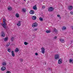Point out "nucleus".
<instances>
[{
    "instance_id": "0eeeda50",
    "label": "nucleus",
    "mask_w": 73,
    "mask_h": 73,
    "mask_svg": "<svg viewBox=\"0 0 73 73\" xmlns=\"http://www.w3.org/2000/svg\"><path fill=\"white\" fill-rule=\"evenodd\" d=\"M59 40L60 42H61L62 43H64V42L65 41H64V40L62 38H60Z\"/></svg>"
},
{
    "instance_id": "412c9836",
    "label": "nucleus",
    "mask_w": 73,
    "mask_h": 73,
    "mask_svg": "<svg viewBox=\"0 0 73 73\" xmlns=\"http://www.w3.org/2000/svg\"><path fill=\"white\" fill-rule=\"evenodd\" d=\"M22 11L23 12H26V9H25V8L22 9Z\"/></svg>"
},
{
    "instance_id": "aec40b11",
    "label": "nucleus",
    "mask_w": 73,
    "mask_h": 73,
    "mask_svg": "<svg viewBox=\"0 0 73 73\" xmlns=\"http://www.w3.org/2000/svg\"><path fill=\"white\" fill-rule=\"evenodd\" d=\"M1 36L2 37H4L5 36V34H4V33L3 32H2Z\"/></svg>"
},
{
    "instance_id": "58836bf2",
    "label": "nucleus",
    "mask_w": 73,
    "mask_h": 73,
    "mask_svg": "<svg viewBox=\"0 0 73 73\" xmlns=\"http://www.w3.org/2000/svg\"><path fill=\"white\" fill-rule=\"evenodd\" d=\"M46 62H44V65H46Z\"/></svg>"
},
{
    "instance_id": "5701e85b",
    "label": "nucleus",
    "mask_w": 73,
    "mask_h": 73,
    "mask_svg": "<svg viewBox=\"0 0 73 73\" xmlns=\"http://www.w3.org/2000/svg\"><path fill=\"white\" fill-rule=\"evenodd\" d=\"M46 32L47 33H49L51 32V31L50 30H47L46 31Z\"/></svg>"
},
{
    "instance_id": "ea45409f",
    "label": "nucleus",
    "mask_w": 73,
    "mask_h": 73,
    "mask_svg": "<svg viewBox=\"0 0 73 73\" xmlns=\"http://www.w3.org/2000/svg\"><path fill=\"white\" fill-rule=\"evenodd\" d=\"M33 36H35V35H33Z\"/></svg>"
},
{
    "instance_id": "f8f14e48",
    "label": "nucleus",
    "mask_w": 73,
    "mask_h": 73,
    "mask_svg": "<svg viewBox=\"0 0 73 73\" xmlns=\"http://www.w3.org/2000/svg\"><path fill=\"white\" fill-rule=\"evenodd\" d=\"M68 9L69 10H70V11L72 10V9H73V7H72V6H68Z\"/></svg>"
},
{
    "instance_id": "cd10ccee",
    "label": "nucleus",
    "mask_w": 73,
    "mask_h": 73,
    "mask_svg": "<svg viewBox=\"0 0 73 73\" xmlns=\"http://www.w3.org/2000/svg\"><path fill=\"white\" fill-rule=\"evenodd\" d=\"M24 44L25 45H28V43L27 42H24Z\"/></svg>"
},
{
    "instance_id": "a211bd4d",
    "label": "nucleus",
    "mask_w": 73,
    "mask_h": 73,
    "mask_svg": "<svg viewBox=\"0 0 73 73\" xmlns=\"http://www.w3.org/2000/svg\"><path fill=\"white\" fill-rule=\"evenodd\" d=\"M8 10H9V11H11L12 9V7L11 6L9 7L8 8Z\"/></svg>"
},
{
    "instance_id": "a19ab883",
    "label": "nucleus",
    "mask_w": 73,
    "mask_h": 73,
    "mask_svg": "<svg viewBox=\"0 0 73 73\" xmlns=\"http://www.w3.org/2000/svg\"><path fill=\"white\" fill-rule=\"evenodd\" d=\"M24 0V1H25V0Z\"/></svg>"
},
{
    "instance_id": "423d86ee",
    "label": "nucleus",
    "mask_w": 73,
    "mask_h": 73,
    "mask_svg": "<svg viewBox=\"0 0 73 73\" xmlns=\"http://www.w3.org/2000/svg\"><path fill=\"white\" fill-rule=\"evenodd\" d=\"M62 62V59H59L58 60V63L59 64H61Z\"/></svg>"
},
{
    "instance_id": "9b49d317",
    "label": "nucleus",
    "mask_w": 73,
    "mask_h": 73,
    "mask_svg": "<svg viewBox=\"0 0 73 73\" xmlns=\"http://www.w3.org/2000/svg\"><path fill=\"white\" fill-rule=\"evenodd\" d=\"M30 14H31L32 15L34 14V13H35V11H34L33 10H31L30 11Z\"/></svg>"
},
{
    "instance_id": "7c9ffc66",
    "label": "nucleus",
    "mask_w": 73,
    "mask_h": 73,
    "mask_svg": "<svg viewBox=\"0 0 73 73\" xmlns=\"http://www.w3.org/2000/svg\"><path fill=\"white\" fill-rule=\"evenodd\" d=\"M57 16L58 17H60V19H61V17H60V15H57Z\"/></svg>"
},
{
    "instance_id": "20e7f679",
    "label": "nucleus",
    "mask_w": 73,
    "mask_h": 73,
    "mask_svg": "<svg viewBox=\"0 0 73 73\" xmlns=\"http://www.w3.org/2000/svg\"><path fill=\"white\" fill-rule=\"evenodd\" d=\"M54 9L52 7H49L48 8V11L49 12H52L53 11Z\"/></svg>"
},
{
    "instance_id": "79ce46f5",
    "label": "nucleus",
    "mask_w": 73,
    "mask_h": 73,
    "mask_svg": "<svg viewBox=\"0 0 73 73\" xmlns=\"http://www.w3.org/2000/svg\"><path fill=\"white\" fill-rule=\"evenodd\" d=\"M55 37H56V36H55Z\"/></svg>"
},
{
    "instance_id": "c9c22d12",
    "label": "nucleus",
    "mask_w": 73,
    "mask_h": 73,
    "mask_svg": "<svg viewBox=\"0 0 73 73\" xmlns=\"http://www.w3.org/2000/svg\"><path fill=\"white\" fill-rule=\"evenodd\" d=\"M70 13L71 15H73V12L71 11L70 12Z\"/></svg>"
},
{
    "instance_id": "473e14b6",
    "label": "nucleus",
    "mask_w": 73,
    "mask_h": 73,
    "mask_svg": "<svg viewBox=\"0 0 73 73\" xmlns=\"http://www.w3.org/2000/svg\"><path fill=\"white\" fill-rule=\"evenodd\" d=\"M6 73H11V72H10L9 71H8L6 72Z\"/></svg>"
},
{
    "instance_id": "bb28decb",
    "label": "nucleus",
    "mask_w": 73,
    "mask_h": 73,
    "mask_svg": "<svg viewBox=\"0 0 73 73\" xmlns=\"http://www.w3.org/2000/svg\"><path fill=\"white\" fill-rule=\"evenodd\" d=\"M38 30V29H34L33 30V31L34 32H36V31H37Z\"/></svg>"
},
{
    "instance_id": "f257e3e1",
    "label": "nucleus",
    "mask_w": 73,
    "mask_h": 73,
    "mask_svg": "<svg viewBox=\"0 0 73 73\" xmlns=\"http://www.w3.org/2000/svg\"><path fill=\"white\" fill-rule=\"evenodd\" d=\"M5 19H3V24L1 23V24L2 26H3V27L5 29L6 28H7V27L6 26V25L7 24H6V23H5Z\"/></svg>"
},
{
    "instance_id": "dca6fc26",
    "label": "nucleus",
    "mask_w": 73,
    "mask_h": 73,
    "mask_svg": "<svg viewBox=\"0 0 73 73\" xmlns=\"http://www.w3.org/2000/svg\"><path fill=\"white\" fill-rule=\"evenodd\" d=\"M69 62L73 64V59H70Z\"/></svg>"
},
{
    "instance_id": "72a5a7b5",
    "label": "nucleus",
    "mask_w": 73,
    "mask_h": 73,
    "mask_svg": "<svg viewBox=\"0 0 73 73\" xmlns=\"http://www.w3.org/2000/svg\"><path fill=\"white\" fill-rule=\"evenodd\" d=\"M10 44L9 43L7 44L6 45V46H9V45Z\"/></svg>"
},
{
    "instance_id": "e433bc0d",
    "label": "nucleus",
    "mask_w": 73,
    "mask_h": 73,
    "mask_svg": "<svg viewBox=\"0 0 73 73\" xmlns=\"http://www.w3.org/2000/svg\"><path fill=\"white\" fill-rule=\"evenodd\" d=\"M56 38H57V37H54L53 38V40H55V39H56Z\"/></svg>"
},
{
    "instance_id": "9d476101",
    "label": "nucleus",
    "mask_w": 73,
    "mask_h": 73,
    "mask_svg": "<svg viewBox=\"0 0 73 73\" xmlns=\"http://www.w3.org/2000/svg\"><path fill=\"white\" fill-rule=\"evenodd\" d=\"M32 19L33 20H36L37 17L35 16H33L32 17Z\"/></svg>"
},
{
    "instance_id": "c85d7f7f",
    "label": "nucleus",
    "mask_w": 73,
    "mask_h": 73,
    "mask_svg": "<svg viewBox=\"0 0 73 73\" xmlns=\"http://www.w3.org/2000/svg\"><path fill=\"white\" fill-rule=\"evenodd\" d=\"M7 51L8 52H11V49L9 48L7 50Z\"/></svg>"
},
{
    "instance_id": "7ed1b4c3",
    "label": "nucleus",
    "mask_w": 73,
    "mask_h": 73,
    "mask_svg": "<svg viewBox=\"0 0 73 73\" xmlns=\"http://www.w3.org/2000/svg\"><path fill=\"white\" fill-rule=\"evenodd\" d=\"M38 25V24L36 23H33L32 25V27H37Z\"/></svg>"
},
{
    "instance_id": "2eb2a0df",
    "label": "nucleus",
    "mask_w": 73,
    "mask_h": 73,
    "mask_svg": "<svg viewBox=\"0 0 73 73\" xmlns=\"http://www.w3.org/2000/svg\"><path fill=\"white\" fill-rule=\"evenodd\" d=\"M3 39L5 41H8V37H6Z\"/></svg>"
},
{
    "instance_id": "f704fd0d",
    "label": "nucleus",
    "mask_w": 73,
    "mask_h": 73,
    "mask_svg": "<svg viewBox=\"0 0 73 73\" xmlns=\"http://www.w3.org/2000/svg\"><path fill=\"white\" fill-rule=\"evenodd\" d=\"M45 8V6L43 5L42 6V8H43V9H44V8Z\"/></svg>"
},
{
    "instance_id": "39448f33",
    "label": "nucleus",
    "mask_w": 73,
    "mask_h": 73,
    "mask_svg": "<svg viewBox=\"0 0 73 73\" xmlns=\"http://www.w3.org/2000/svg\"><path fill=\"white\" fill-rule=\"evenodd\" d=\"M41 52L42 54H44L45 53V48L42 47L41 48Z\"/></svg>"
},
{
    "instance_id": "f03ea898",
    "label": "nucleus",
    "mask_w": 73,
    "mask_h": 73,
    "mask_svg": "<svg viewBox=\"0 0 73 73\" xmlns=\"http://www.w3.org/2000/svg\"><path fill=\"white\" fill-rule=\"evenodd\" d=\"M54 58L55 60H58L60 58V56L58 54H56L54 56Z\"/></svg>"
},
{
    "instance_id": "6ab92c4d",
    "label": "nucleus",
    "mask_w": 73,
    "mask_h": 73,
    "mask_svg": "<svg viewBox=\"0 0 73 73\" xmlns=\"http://www.w3.org/2000/svg\"><path fill=\"white\" fill-rule=\"evenodd\" d=\"M66 27L65 26H63L62 28V29L63 31L66 30Z\"/></svg>"
},
{
    "instance_id": "6e6552de",
    "label": "nucleus",
    "mask_w": 73,
    "mask_h": 73,
    "mask_svg": "<svg viewBox=\"0 0 73 73\" xmlns=\"http://www.w3.org/2000/svg\"><path fill=\"white\" fill-rule=\"evenodd\" d=\"M17 26L18 27H19V26H20L21 25V21H19L18 22L17 24Z\"/></svg>"
},
{
    "instance_id": "2f4dec72",
    "label": "nucleus",
    "mask_w": 73,
    "mask_h": 73,
    "mask_svg": "<svg viewBox=\"0 0 73 73\" xmlns=\"http://www.w3.org/2000/svg\"><path fill=\"white\" fill-rule=\"evenodd\" d=\"M20 61H21V62L23 61V59H21V58L20 59Z\"/></svg>"
},
{
    "instance_id": "1a4fd4ad",
    "label": "nucleus",
    "mask_w": 73,
    "mask_h": 73,
    "mask_svg": "<svg viewBox=\"0 0 73 73\" xmlns=\"http://www.w3.org/2000/svg\"><path fill=\"white\" fill-rule=\"evenodd\" d=\"M5 69H6V68L5 66H3L1 68V70H2V71H4L5 70Z\"/></svg>"
},
{
    "instance_id": "4c0bfd02",
    "label": "nucleus",
    "mask_w": 73,
    "mask_h": 73,
    "mask_svg": "<svg viewBox=\"0 0 73 73\" xmlns=\"http://www.w3.org/2000/svg\"><path fill=\"white\" fill-rule=\"evenodd\" d=\"M35 54L36 56L38 55V54L37 53H35Z\"/></svg>"
},
{
    "instance_id": "4468645a",
    "label": "nucleus",
    "mask_w": 73,
    "mask_h": 73,
    "mask_svg": "<svg viewBox=\"0 0 73 73\" xmlns=\"http://www.w3.org/2000/svg\"><path fill=\"white\" fill-rule=\"evenodd\" d=\"M11 55L13 57H14L15 56V53H14V51H11Z\"/></svg>"
},
{
    "instance_id": "a878e982",
    "label": "nucleus",
    "mask_w": 73,
    "mask_h": 73,
    "mask_svg": "<svg viewBox=\"0 0 73 73\" xmlns=\"http://www.w3.org/2000/svg\"><path fill=\"white\" fill-rule=\"evenodd\" d=\"M54 31L55 32H56V33H57V30L56 29V28H55V29H54Z\"/></svg>"
},
{
    "instance_id": "393cba45",
    "label": "nucleus",
    "mask_w": 73,
    "mask_h": 73,
    "mask_svg": "<svg viewBox=\"0 0 73 73\" xmlns=\"http://www.w3.org/2000/svg\"><path fill=\"white\" fill-rule=\"evenodd\" d=\"M6 65V63L5 62H3L2 63V65H3V66H5V65Z\"/></svg>"
},
{
    "instance_id": "ddd939ff",
    "label": "nucleus",
    "mask_w": 73,
    "mask_h": 73,
    "mask_svg": "<svg viewBox=\"0 0 73 73\" xmlns=\"http://www.w3.org/2000/svg\"><path fill=\"white\" fill-rule=\"evenodd\" d=\"M33 9L34 10H37V6L35 5V6L33 7Z\"/></svg>"
},
{
    "instance_id": "f3484780",
    "label": "nucleus",
    "mask_w": 73,
    "mask_h": 73,
    "mask_svg": "<svg viewBox=\"0 0 73 73\" xmlns=\"http://www.w3.org/2000/svg\"><path fill=\"white\" fill-rule=\"evenodd\" d=\"M19 51V49L17 48L15 50V52H18Z\"/></svg>"
},
{
    "instance_id": "4be33fe9",
    "label": "nucleus",
    "mask_w": 73,
    "mask_h": 73,
    "mask_svg": "<svg viewBox=\"0 0 73 73\" xmlns=\"http://www.w3.org/2000/svg\"><path fill=\"white\" fill-rule=\"evenodd\" d=\"M15 16L17 18L19 17V14L18 13H16L15 15Z\"/></svg>"
},
{
    "instance_id": "b1692460",
    "label": "nucleus",
    "mask_w": 73,
    "mask_h": 73,
    "mask_svg": "<svg viewBox=\"0 0 73 73\" xmlns=\"http://www.w3.org/2000/svg\"><path fill=\"white\" fill-rule=\"evenodd\" d=\"M39 20L41 21H42L43 20V19L42 18V17H40L39 18Z\"/></svg>"
},
{
    "instance_id": "c756f323",
    "label": "nucleus",
    "mask_w": 73,
    "mask_h": 73,
    "mask_svg": "<svg viewBox=\"0 0 73 73\" xmlns=\"http://www.w3.org/2000/svg\"><path fill=\"white\" fill-rule=\"evenodd\" d=\"M14 39V38H13V37H12L11 38V40L12 41H13Z\"/></svg>"
}]
</instances>
